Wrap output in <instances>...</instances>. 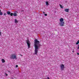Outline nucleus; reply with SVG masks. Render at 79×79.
Instances as JSON below:
<instances>
[{"instance_id": "4", "label": "nucleus", "mask_w": 79, "mask_h": 79, "mask_svg": "<svg viewBox=\"0 0 79 79\" xmlns=\"http://www.w3.org/2000/svg\"><path fill=\"white\" fill-rule=\"evenodd\" d=\"M59 24L61 26H63L64 24V22H60Z\"/></svg>"}, {"instance_id": "19", "label": "nucleus", "mask_w": 79, "mask_h": 79, "mask_svg": "<svg viewBox=\"0 0 79 79\" xmlns=\"http://www.w3.org/2000/svg\"><path fill=\"white\" fill-rule=\"evenodd\" d=\"M44 15H45V16H47V14H44Z\"/></svg>"}, {"instance_id": "6", "label": "nucleus", "mask_w": 79, "mask_h": 79, "mask_svg": "<svg viewBox=\"0 0 79 79\" xmlns=\"http://www.w3.org/2000/svg\"><path fill=\"white\" fill-rule=\"evenodd\" d=\"M64 10L65 11H66V12H69V9H65Z\"/></svg>"}, {"instance_id": "22", "label": "nucleus", "mask_w": 79, "mask_h": 79, "mask_svg": "<svg viewBox=\"0 0 79 79\" xmlns=\"http://www.w3.org/2000/svg\"><path fill=\"white\" fill-rule=\"evenodd\" d=\"M77 55H79V53H77Z\"/></svg>"}, {"instance_id": "27", "label": "nucleus", "mask_w": 79, "mask_h": 79, "mask_svg": "<svg viewBox=\"0 0 79 79\" xmlns=\"http://www.w3.org/2000/svg\"><path fill=\"white\" fill-rule=\"evenodd\" d=\"M1 12V10H0V12Z\"/></svg>"}, {"instance_id": "24", "label": "nucleus", "mask_w": 79, "mask_h": 79, "mask_svg": "<svg viewBox=\"0 0 79 79\" xmlns=\"http://www.w3.org/2000/svg\"><path fill=\"white\" fill-rule=\"evenodd\" d=\"M0 35H1V32H0Z\"/></svg>"}, {"instance_id": "28", "label": "nucleus", "mask_w": 79, "mask_h": 79, "mask_svg": "<svg viewBox=\"0 0 79 79\" xmlns=\"http://www.w3.org/2000/svg\"><path fill=\"white\" fill-rule=\"evenodd\" d=\"M20 55H21V56H22V55L21 54Z\"/></svg>"}, {"instance_id": "25", "label": "nucleus", "mask_w": 79, "mask_h": 79, "mask_svg": "<svg viewBox=\"0 0 79 79\" xmlns=\"http://www.w3.org/2000/svg\"><path fill=\"white\" fill-rule=\"evenodd\" d=\"M72 52L73 53H74V51H72Z\"/></svg>"}, {"instance_id": "1", "label": "nucleus", "mask_w": 79, "mask_h": 79, "mask_svg": "<svg viewBox=\"0 0 79 79\" xmlns=\"http://www.w3.org/2000/svg\"><path fill=\"white\" fill-rule=\"evenodd\" d=\"M34 43L35 54L37 55V52H38V49L41 46V45L40 44L39 41H38L37 39L35 40Z\"/></svg>"}, {"instance_id": "16", "label": "nucleus", "mask_w": 79, "mask_h": 79, "mask_svg": "<svg viewBox=\"0 0 79 79\" xmlns=\"http://www.w3.org/2000/svg\"><path fill=\"white\" fill-rule=\"evenodd\" d=\"M13 13H11L10 14V16H13Z\"/></svg>"}, {"instance_id": "5", "label": "nucleus", "mask_w": 79, "mask_h": 79, "mask_svg": "<svg viewBox=\"0 0 79 79\" xmlns=\"http://www.w3.org/2000/svg\"><path fill=\"white\" fill-rule=\"evenodd\" d=\"M28 47V48H30V45H31L30 44V42L29 40H27V42Z\"/></svg>"}, {"instance_id": "3", "label": "nucleus", "mask_w": 79, "mask_h": 79, "mask_svg": "<svg viewBox=\"0 0 79 79\" xmlns=\"http://www.w3.org/2000/svg\"><path fill=\"white\" fill-rule=\"evenodd\" d=\"M60 68H61V70H64V65L63 64H61L60 65Z\"/></svg>"}, {"instance_id": "23", "label": "nucleus", "mask_w": 79, "mask_h": 79, "mask_svg": "<svg viewBox=\"0 0 79 79\" xmlns=\"http://www.w3.org/2000/svg\"><path fill=\"white\" fill-rule=\"evenodd\" d=\"M47 79H50V78H49V77H47Z\"/></svg>"}, {"instance_id": "14", "label": "nucleus", "mask_w": 79, "mask_h": 79, "mask_svg": "<svg viewBox=\"0 0 79 79\" xmlns=\"http://www.w3.org/2000/svg\"><path fill=\"white\" fill-rule=\"evenodd\" d=\"M59 5L61 8H63V6L61 4H60Z\"/></svg>"}, {"instance_id": "17", "label": "nucleus", "mask_w": 79, "mask_h": 79, "mask_svg": "<svg viewBox=\"0 0 79 79\" xmlns=\"http://www.w3.org/2000/svg\"><path fill=\"white\" fill-rule=\"evenodd\" d=\"M5 74L6 76H8V74H6V73H5Z\"/></svg>"}, {"instance_id": "18", "label": "nucleus", "mask_w": 79, "mask_h": 79, "mask_svg": "<svg viewBox=\"0 0 79 79\" xmlns=\"http://www.w3.org/2000/svg\"><path fill=\"white\" fill-rule=\"evenodd\" d=\"M15 67L16 68H18V65H16Z\"/></svg>"}, {"instance_id": "10", "label": "nucleus", "mask_w": 79, "mask_h": 79, "mask_svg": "<svg viewBox=\"0 0 79 79\" xmlns=\"http://www.w3.org/2000/svg\"><path fill=\"white\" fill-rule=\"evenodd\" d=\"M13 15L14 16H17L18 15H17V14H16V13H15L13 14Z\"/></svg>"}, {"instance_id": "8", "label": "nucleus", "mask_w": 79, "mask_h": 79, "mask_svg": "<svg viewBox=\"0 0 79 79\" xmlns=\"http://www.w3.org/2000/svg\"><path fill=\"white\" fill-rule=\"evenodd\" d=\"M60 22H63V19L61 18L60 19Z\"/></svg>"}, {"instance_id": "11", "label": "nucleus", "mask_w": 79, "mask_h": 79, "mask_svg": "<svg viewBox=\"0 0 79 79\" xmlns=\"http://www.w3.org/2000/svg\"><path fill=\"white\" fill-rule=\"evenodd\" d=\"M2 63H5V61L4 60V59H2Z\"/></svg>"}, {"instance_id": "20", "label": "nucleus", "mask_w": 79, "mask_h": 79, "mask_svg": "<svg viewBox=\"0 0 79 79\" xmlns=\"http://www.w3.org/2000/svg\"><path fill=\"white\" fill-rule=\"evenodd\" d=\"M77 49H79V45H78V47L77 48Z\"/></svg>"}, {"instance_id": "21", "label": "nucleus", "mask_w": 79, "mask_h": 79, "mask_svg": "<svg viewBox=\"0 0 79 79\" xmlns=\"http://www.w3.org/2000/svg\"><path fill=\"white\" fill-rule=\"evenodd\" d=\"M43 13L44 14H45V12H44V11H43Z\"/></svg>"}, {"instance_id": "15", "label": "nucleus", "mask_w": 79, "mask_h": 79, "mask_svg": "<svg viewBox=\"0 0 79 79\" xmlns=\"http://www.w3.org/2000/svg\"><path fill=\"white\" fill-rule=\"evenodd\" d=\"M3 15V13L2 12H0V15Z\"/></svg>"}, {"instance_id": "12", "label": "nucleus", "mask_w": 79, "mask_h": 79, "mask_svg": "<svg viewBox=\"0 0 79 79\" xmlns=\"http://www.w3.org/2000/svg\"><path fill=\"white\" fill-rule=\"evenodd\" d=\"M7 13L8 15H10V13H11V12L10 11H7Z\"/></svg>"}, {"instance_id": "13", "label": "nucleus", "mask_w": 79, "mask_h": 79, "mask_svg": "<svg viewBox=\"0 0 79 79\" xmlns=\"http://www.w3.org/2000/svg\"><path fill=\"white\" fill-rule=\"evenodd\" d=\"M79 43V40H78V41L76 43V45H78Z\"/></svg>"}, {"instance_id": "2", "label": "nucleus", "mask_w": 79, "mask_h": 79, "mask_svg": "<svg viewBox=\"0 0 79 79\" xmlns=\"http://www.w3.org/2000/svg\"><path fill=\"white\" fill-rule=\"evenodd\" d=\"M10 57L11 58H12V59H15V60H16V59H17V57L15 54L11 55Z\"/></svg>"}, {"instance_id": "9", "label": "nucleus", "mask_w": 79, "mask_h": 79, "mask_svg": "<svg viewBox=\"0 0 79 79\" xmlns=\"http://www.w3.org/2000/svg\"><path fill=\"white\" fill-rule=\"evenodd\" d=\"M15 23H18V21L16 20V19H15Z\"/></svg>"}, {"instance_id": "26", "label": "nucleus", "mask_w": 79, "mask_h": 79, "mask_svg": "<svg viewBox=\"0 0 79 79\" xmlns=\"http://www.w3.org/2000/svg\"><path fill=\"white\" fill-rule=\"evenodd\" d=\"M6 15V13H5L4 14V15Z\"/></svg>"}, {"instance_id": "7", "label": "nucleus", "mask_w": 79, "mask_h": 79, "mask_svg": "<svg viewBox=\"0 0 79 79\" xmlns=\"http://www.w3.org/2000/svg\"><path fill=\"white\" fill-rule=\"evenodd\" d=\"M45 3L46 6H48V5H49V3H48V2L46 1L45 2Z\"/></svg>"}]
</instances>
